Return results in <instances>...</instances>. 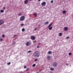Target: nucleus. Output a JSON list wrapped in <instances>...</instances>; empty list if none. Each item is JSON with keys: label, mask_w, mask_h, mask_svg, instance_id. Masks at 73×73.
<instances>
[{"label": "nucleus", "mask_w": 73, "mask_h": 73, "mask_svg": "<svg viewBox=\"0 0 73 73\" xmlns=\"http://www.w3.org/2000/svg\"><path fill=\"white\" fill-rule=\"evenodd\" d=\"M33 15H35L36 17H37V13H35L33 14Z\"/></svg>", "instance_id": "dca6fc26"}, {"label": "nucleus", "mask_w": 73, "mask_h": 73, "mask_svg": "<svg viewBox=\"0 0 73 73\" xmlns=\"http://www.w3.org/2000/svg\"><path fill=\"white\" fill-rule=\"evenodd\" d=\"M22 32H24L25 31V29L24 28L22 29Z\"/></svg>", "instance_id": "ddd939ff"}, {"label": "nucleus", "mask_w": 73, "mask_h": 73, "mask_svg": "<svg viewBox=\"0 0 73 73\" xmlns=\"http://www.w3.org/2000/svg\"><path fill=\"white\" fill-rule=\"evenodd\" d=\"M53 0H52V1H50V3H53Z\"/></svg>", "instance_id": "cd10ccee"}, {"label": "nucleus", "mask_w": 73, "mask_h": 73, "mask_svg": "<svg viewBox=\"0 0 73 73\" xmlns=\"http://www.w3.org/2000/svg\"><path fill=\"white\" fill-rule=\"evenodd\" d=\"M49 24V22L48 21H47L44 23V24L45 25H47V24Z\"/></svg>", "instance_id": "9d476101"}, {"label": "nucleus", "mask_w": 73, "mask_h": 73, "mask_svg": "<svg viewBox=\"0 0 73 73\" xmlns=\"http://www.w3.org/2000/svg\"><path fill=\"white\" fill-rule=\"evenodd\" d=\"M24 69H26V68H27V66H24Z\"/></svg>", "instance_id": "2f4dec72"}, {"label": "nucleus", "mask_w": 73, "mask_h": 73, "mask_svg": "<svg viewBox=\"0 0 73 73\" xmlns=\"http://www.w3.org/2000/svg\"><path fill=\"white\" fill-rule=\"evenodd\" d=\"M68 27H64V30L65 31H66L68 30Z\"/></svg>", "instance_id": "6e6552de"}, {"label": "nucleus", "mask_w": 73, "mask_h": 73, "mask_svg": "<svg viewBox=\"0 0 73 73\" xmlns=\"http://www.w3.org/2000/svg\"><path fill=\"white\" fill-rule=\"evenodd\" d=\"M62 33H59V36H62Z\"/></svg>", "instance_id": "f3484780"}, {"label": "nucleus", "mask_w": 73, "mask_h": 73, "mask_svg": "<svg viewBox=\"0 0 73 73\" xmlns=\"http://www.w3.org/2000/svg\"><path fill=\"white\" fill-rule=\"evenodd\" d=\"M38 60V59H36L35 60V62L36 61H37Z\"/></svg>", "instance_id": "bb28decb"}, {"label": "nucleus", "mask_w": 73, "mask_h": 73, "mask_svg": "<svg viewBox=\"0 0 73 73\" xmlns=\"http://www.w3.org/2000/svg\"><path fill=\"white\" fill-rule=\"evenodd\" d=\"M31 38L33 40H35V37L33 36H31Z\"/></svg>", "instance_id": "39448f33"}, {"label": "nucleus", "mask_w": 73, "mask_h": 73, "mask_svg": "<svg viewBox=\"0 0 73 73\" xmlns=\"http://www.w3.org/2000/svg\"><path fill=\"white\" fill-rule=\"evenodd\" d=\"M53 23H51L50 25L47 27V28H49V27H50L51 26H52V25Z\"/></svg>", "instance_id": "1a4fd4ad"}, {"label": "nucleus", "mask_w": 73, "mask_h": 73, "mask_svg": "<svg viewBox=\"0 0 73 73\" xmlns=\"http://www.w3.org/2000/svg\"><path fill=\"white\" fill-rule=\"evenodd\" d=\"M39 48V46H37V48Z\"/></svg>", "instance_id": "c9c22d12"}, {"label": "nucleus", "mask_w": 73, "mask_h": 73, "mask_svg": "<svg viewBox=\"0 0 73 73\" xmlns=\"http://www.w3.org/2000/svg\"><path fill=\"white\" fill-rule=\"evenodd\" d=\"M47 58L48 60H50V56H47Z\"/></svg>", "instance_id": "9b49d317"}, {"label": "nucleus", "mask_w": 73, "mask_h": 73, "mask_svg": "<svg viewBox=\"0 0 73 73\" xmlns=\"http://www.w3.org/2000/svg\"><path fill=\"white\" fill-rule=\"evenodd\" d=\"M25 20V16H23L21 17L20 18V21H24Z\"/></svg>", "instance_id": "f03ea898"}, {"label": "nucleus", "mask_w": 73, "mask_h": 73, "mask_svg": "<svg viewBox=\"0 0 73 73\" xmlns=\"http://www.w3.org/2000/svg\"><path fill=\"white\" fill-rule=\"evenodd\" d=\"M38 1H41V0H38Z\"/></svg>", "instance_id": "58836bf2"}, {"label": "nucleus", "mask_w": 73, "mask_h": 73, "mask_svg": "<svg viewBox=\"0 0 73 73\" xmlns=\"http://www.w3.org/2000/svg\"><path fill=\"white\" fill-rule=\"evenodd\" d=\"M23 14L22 13H20L18 14V16H21Z\"/></svg>", "instance_id": "2eb2a0df"}, {"label": "nucleus", "mask_w": 73, "mask_h": 73, "mask_svg": "<svg viewBox=\"0 0 73 73\" xmlns=\"http://www.w3.org/2000/svg\"><path fill=\"white\" fill-rule=\"evenodd\" d=\"M3 9L5 10V7H3Z\"/></svg>", "instance_id": "72a5a7b5"}, {"label": "nucleus", "mask_w": 73, "mask_h": 73, "mask_svg": "<svg viewBox=\"0 0 73 73\" xmlns=\"http://www.w3.org/2000/svg\"><path fill=\"white\" fill-rule=\"evenodd\" d=\"M30 52H31V51L29 50L28 52V53H30Z\"/></svg>", "instance_id": "c85d7f7f"}, {"label": "nucleus", "mask_w": 73, "mask_h": 73, "mask_svg": "<svg viewBox=\"0 0 73 73\" xmlns=\"http://www.w3.org/2000/svg\"><path fill=\"white\" fill-rule=\"evenodd\" d=\"M2 37H5V35H2Z\"/></svg>", "instance_id": "c756f323"}, {"label": "nucleus", "mask_w": 73, "mask_h": 73, "mask_svg": "<svg viewBox=\"0 0 73 73\" xmlns=\"http://www.w3.org/2000/svg\"><path fill=\"white\" fill-rule=\"evenodd\" d=\"M20 73H21V72H20Z\"/></svg>", "instance_id": "37998d69"}, {"label": "nucleus", "mask_w": 73, "mask_h": 73, "mask_svg": "<svg viewBox=\"0 0 73 73\" xmlns=\"http://www.w3.org/2000/svg\"><path fill=\"white\" fill-rule=\"evenodd\" d=\"M36 66V64H34L32 66L33 67H35Z\"/></svg>", "instance_id": "5701e85b"}, {"label": "nucleus", "mask_w": 73, "mask_h": 73, "mask_svg": "<svg viewBox=\"0 0 73 73\" xmlns=\"http://www.w3.org/2000/svg\"><path fill=\"white\" fill-rule=\"evenodd\" d=\"M26 71H28L29 70V68H27L26 70Z\"/></svg>", "instance_id": "393cba45"}, {"label": "nucleus", "mask_w": 73, "mask_h": 73, "mask_svg": "<svg viewBox=\"0 0 73 73\" xmlns=\"http://www.w3.org/2000/svg\"><path fill=\"white\" fill-rule=\"evenodd\" d=\"M50 70H54V68H50Z\"/></svg>", "instance_id": "aec40b11"}, {"label": "nucleus", "mask_w": 73, "mask_h": 73, "mask_svg": "<svg viewBox=\"0 0 73 73\" xmlns=\"http://www.w3.org/2000/svg\"><path fill=\"white\" fill-rule=\"evenodd\" d=\"M66 64L67 65H68V64Z\"/></svg>", "instance_id": "79ce46f5"}, {"label": "nucleus", "mask_w": 73, "mask_h": 73, "mask_svg": "<svg viewBox=\"0 0 73 73\" xmlns=\"http://www.w3.org/2000/svg\"><path fill=\"white\" fill-rule=\"evenodd\" d=\"M41 4L42 6H45L46 5V2H43Z\"/></svg>", "instance_id": "423d86ee"}, {"label": "nucleus", "mask_w": 73, "mask_h": 73, "mask_svg": "<svg viewBox=\"0 0 73 73\" xmlns=\"http://www.w3.org/2000/svg\"><path fill=\"white\" fill-rule=\"evenodd\" d=\"M36 42V40H35L33 42Z\"/></svg>", "instance_id": "f704fd0d"}, {"label": "nucleus", "mask_w": 73, "mask_h": 73, "mask_svg": "<svg viewBox=\"0 0 73 73\" xmlns=\"http://www.w3.org/2000/svg\"><path fill=\"white\" fill-rule=\"evenodd\" d=\"M21 26H23L24 25V24H21Z\"/></svg>", "instance_id": "7c9ffc66"}, {"label": "nucleus", "mask_w": 73, "mask_h": 73, "mask_svg": "<svg viewBox=\"0 0 73 73\" xmlns=\"http://www.w3.org/2000/svg\"><path fill=\"white\" fill-rule=\"evenodd\" d=\"M68 54L69 56H71V55H72V53L70 52V53H69Z\"/></svg>", "instance_id": "b1692460"}, {"label": "nucleus", "mask_w": 73, "mask_h": 73, "mask_svg": "<svg viewBox=\"0 0 73 73\" xmlns=\"http://www.w3.org/2000/svg\"><path fill=\"white\" fill-rule=\"evenodd\" d=\"M28 0H26V1H25V2H24V4H27L28 3Z\"/></svg>", "instance_id": "0eeeda50"}, {"label": "nucleus", "mask_w": 73, "mask_h": 73, "mask_svg": "<svg viewBox=\"0 0 73 73\" xmlns=\"http://www.w3.org/2000/svg\"><path fill=\"white\" fill-rule=\"evenodd\" d=\"M52 52L51 51H49L48 52V54H50L52 53Z\"/></svg>", "instance_id": "f8f14e48"}, {"label": "nucleus", "mask_w": 73, "mask_h": 73, "mask_svg": "<svg viewBox=\"0 0 73 73\" xmlns=\"http://www.w3.org/2000/svg\"><path fill=\"white\" fill-rule=\"evenodd\" d=\"M53 66L54 67H57L58 66V64L56 62H54L53 64Z\"/></svg>", "instance_id": "7ed1b4c3"}, {"label": "nucleus", "mask_w": 73, "mask_h": 73, "mask_svg": "<svg viewBox=\"0 0 73 73\" xmlns=\"http://www.w3.org/2000/svg\"><path fill=\"white\" fill-rule=\"evenodd\" d=\"M17 35H15V36H16Z\"/></svg>", "instance_id": "ea45409f"}, {"label": "nucleus", "mask_w": 73, "mask_h": 73, "mask_svg": "<svg viewBox=\"0 0 73 73\" xmlns=\"http://www.w3.org/2000/svg\"><path fill=\"white\" fill-rule=\"evenodd\" d=\"M69 38V37H67V38Z\"/></svg>", "instance_id": "e433bc0d"}, {"label": "nucleus", "mask_w": 73, "mask_h": 73, "mask_svg": "<svg viewBox=\"0 0 73 73\" xmlns=\"http://www.w3.org/2000/svg\"><path fill=\"white\" fill-rule=\"evenodd\" d=\"M52 29V27H50L49 28V30H51Z\"/></svg>", "instance_id": "a211bd4d"}, {"label": "nucleus", "mask_w": 73, "mask_h": 73, "mask_svg": "<svg viewBox=\"0 0 73 73\" xmlns=\"http://www.w3.org/2000/svg\"><path fill=\"white\" fill-rule=\"evenodd\" d=\"M7 65H10L11 64V62H9V63H7Z\"/></svg>", "instance_id": "a878e982"}, {"label": "nucleus", "mask_w": 73, "mask_h": 73, "mask_svg": "<svg viewBox=\"0 0 73 73\" xmlns=\"http://www.w3.org/2000/svg\"><path fill=\"white\" fill-rule=\"evenodd\" d=\"M3 24H4V22H1L0 23V25H2Z\"/></svg>", "instance_id": "6ab92c4d"}, {"label": "nucleus", "mask_w": 73, "mask_h": 73, "mask_svg": "<svg viewBox=\"0 0 73 73\" xmlns=\"http://www.w3.org/2000/svg\"><path fill=\"white\" fill-rule=\"evenodd\" d=\"M36 29H37V28H35V29L34 30V31H36Z\"/></svg>", "instance_id": "473e14b6"}, {"label": "nucleus", "mask_w": 73, "mask_h": 73, "mask_svg": "<svg viewBox=\"0 0 73 73\" xmlns=\"http://www.w3.org/2000/svg\"><path fill=\"white\" fill-rule=\"evenodd\" d=\"M33 56L35 57H38L40 56V52L38 51H36L34 52Z\"/></svg>", "instance_id": "f257e3e1"}, {"label": "nucleus", "mask_w": 73, "mask_h": 73, "mask_svg": "<svg viewBox=\"0 0 73 73\" xmlns=\"http://www.w3.org/2000/svg\"><path fill=\"white\" fill-rule=\"evenodd\" d=\"M38 44V45H40V44H41V43H39Z\"/></svg>", "instance_id": "4c0bfd02"}, {"label": "nucleus", "mask_w": 73, "mask_h": 73, "mask_svg": "<svg viewBox=\"0 0 73 73\" xmlns=\"http://www.w3.org/2000/svg\"><path fill=\"white\" fill-rule=\"evenodd\" d=\"M66 11L64 10L63 11H62V13L63 14H65V13H66Z\"/></svg>", "instance_id": "4468645a"}, {"label": "nucleus", "mask_w": 73, "mask_h": 73, "mask_svg": "<svg viewBox=\"0 0 73 73\" xmlns=\"http://www.w3.org/2000/svg\"><path fill=\"white\" fill-rule=\"evenodd\" d=\"M0 12L1 13H3L4 12V10H1L0 11Z\"/></svg>", "instance_id": "412c9836"}, {"label": "nucleus", "mask_w": 73, "mask_h": 73, "mask_svg": "<svg viewBox=\"0 0 73 73\" xmlns=\"http://www.w3.org/2000/svg\"><path fill=\"white\" fill-rule=\"evenodd\" d=\"M3 40V39L2 38H0V41H2Z\"/></svg>", "instance_id": "4be33fe9"}, {"label": "nucleus", "mask_w": 73, "mask_h": 73, "mask_svg": "<svg viewBox=\"0 0 73 73\" xmlns=\"http://www.w3.org/2000/svg\"><path fill=\"white\" fill-rule=\"evenodd\" d=\"M31 44V42H30L29 41H28L26 43V46H29V45H30Z\"/></svg>", "instance_id": "20e7f679"}, {"label": "nucleus", "mask_w": 73, "mask_h": 73, "mask_svg": "<svg viewBox=\"0 0 73 73\" xmlns=\"http://www.w3.org/2000/svg\"><path fill=\"white\" fill-rule=\"evenodd\" d=\"M42 70H40V71H42Z\"/></svg>", "instance_id": "a19ab883"}]
</instances>
